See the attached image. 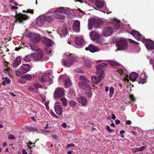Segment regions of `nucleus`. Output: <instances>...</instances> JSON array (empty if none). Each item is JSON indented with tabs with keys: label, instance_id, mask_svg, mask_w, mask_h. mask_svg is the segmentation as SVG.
I'll use <instances>...</instances> for the list:
<instances>
[{
	"label": "nucleus",
	"instance_id": "50",
	"mask_svg": "<svg viewBox=\"0 0 154 154\" xmlns=\"http://www.w3.org/2000/svg\"><path fill=\"white\" fill-rule=\"evenodd\" d=\"M26 13L33 14H34V10L32 9H27V11H26Z\"/></svg>",
	"mask_w": 154,
	"mask_h": 154
},
{
	"label": "nucleus",
	"instance_id": "1",
	"mask_svg": "<svg viewBox=\"0 0 154 154\" xmlns=\"http://www.w3.org/2000/svg\"><path fill=\"white\" fill-rule=\"evenodd\" d=\"M103 21L99 18H91L88 20V28L91 30L93 27L97 29L100 28V26L103 23Z\"/></svg>",
	"mask_w": 154,
	"mask_h": 154
},
{
	"label": "nucleus",
	"instance_id": "8",
	"mask_svg": "<svg viewBox=\"0 0 154 154\" xmlns=\"http://www.w3.org/2000/svg\"><path fill=\"white\" fill-rule=\"evenodd\" d=\"M113 29L109 26L105 27L102 30L103 34L106 36L111 35Z\"/></svg>",
	"mask_w": 154,
	"mask_h": 154
},
{
	"label": "nucleus",
	"instance_id": "60",
	"mask_svg": "<svg viewBox=\"0 0 154 154\" xmlns=\"http://www.w3.org/2000/svg\"><path fill=\"white\" fill-rule=\"evenodd\" d=\"M52 137L55 139H57V137L56 135L53 134L52 135Z\"/></svg>",
	"mask_w": 154,
	"mask_h": 154
},
{
	"label": "nucleus",
	"instance_id": "22",
	"mask_svg": "<svg viewBox=\"0 0 154 154\" xmlns=\"http://www.w3.org/2000/svg\"><path fill=\"white\" fill-rule=\"evenodd\" d=\"M75 42L77 45L80 46L84 42V40L82 38L77 37L75 38Z\"/></svg>",
	"mask_w": 154,
	"mask_h": 154
},
{
	"label": "nucleus",
	"instance_id": "63",
	"mask_svg": "<svg viewBox=\"0 0 154 154\" xmlns=\"http://www.w3.org/2000/svg\"><path fill=\"white\" fill-rule=\"evenodd\" d=\"M111 118L114 120L116 118V116L114 114H112V116L111 117Z\"/></svg>",
	"mask_w": 154,
	"mask_h": 154
},
{
	"label": "nucleus",
	"instance_id": "29",
	"mask_svg": "<svg viewBox=\"0 0 154 154\" xmlns=\"http://www.w3.org/2000/svg\"><path fill=\"white\" fill-rule=\"evenodd\" d=\"M72 85V83L69 79H66L65 83V88L70 87Z\"/></svg>",
	"mask_w": 154,
	"mask_h": 154
},
{
	"label": "nucleus",
	"instance_id": "27",
	"mask_svg": "<svg viewBox=\"0 0 154 154\" xmlns=\"http://www.w3.org/2000/svg\"><path fill=\"white\" fill-rule=\"evenodd\" d=\"M96 6L99 8H102L104 5V3L103 2L99 0H97L95 2Z\"/></svg>",
	"mask_w": 154,
	"mask_h": 154
},
{
	"label": "nucleus",
	"instance_id": "3",
	"mask_svg": "<svg viewBox=\"0 0 154 154\" xmlns=\"http://www.w3.org/2000/svg\"><path fill=\"white\" fill-rule=\"evenodd\" d=\"M116 45L119 51H125L128 47V42L123 38H121L116 41Z\"/></svg>",
	"mask_w": 154,
	"mask_h": 154
},
{
	"label": "nucleus",
	"instance_id": "15",
	"mask_svg": "<svg viewBox=\"0 0 154 154\" xmlns=\"http://www.w3.org/2000/svg\"><path fill=\"white\" fill-rule=\"evenodd\" d=\"M89 35L91 38L92 40H96L99 36V33L94 31L91 32L90 33Z\"/></svg>",
	"mask_w": 154,
	"mask_h": 154
},
{
	"label": "nucleus",
	"instance_id": "12",
	"mask_svg": "<svg viewBox=\"0 0 154 154\" xmlns=\"http://www.w3.org/2000/svg\"><path fill=\"white\" fill-rule=\"evenodd\" d=\"M98 75L97 77L94 75H93L92 76V81L93 83L95 84H97L99 83L103 78V75L100 74Z\"/></svg>",
	"mask_w": 154,
	"mask_h": 154
},
{
	"label": "nucleus",
	"instance_id": "18",
	"mask_svg": "<svg viewBox=\"0 0 154 154\" xmlns=\"http://www.w3.org/2000/svg\"><path fill=\"white\" fill-rule=\"evenodd\" d=\"M45 21V18L44 16H40L36 20L37 24L39 26H42Z\"/></svg>",
	"mask_w": 154,
	"mask_h": 154
},
{
	"label": "nucleus",
	"instance_id": "39",
	"mask_svg": "<svg viewBox=\"0 0 154 154\" xmlns=\"http://www.w3.org/2000/svg\"><path fill=\"white\" fill-rule=\"evenodd\" d=\"M60 100L61 101L64 106H67V101L66 98H62L60 99Z\"/></svg>",
	"mask_w": 154,
	"mask_h": 154
},
{
	"label": "nucleus",
	"instance_id": "54",
	"mask_svg": "<svg viewBox=\"0 0 154 154\" xmlns=\"http://www.w3.org/2000/svg\"><path fill=\"white\" fill-rule=\"evenodd\" d=\"M75 146L74 144V143H71L68 144L67 145V147H66L67 148H68V147H71L72 146Z\"/></svg>",
	"mask_w": 154,
	"mask_h": 154
},
{
	"label": "nucleus",
	"instance_id": "31",
	"mask_svg": "<svg viewBox=\"0 0 154 154\" xmlns=\"http://www.w3.org/2000/svg\"><path fill=\"white\" fill-rule=\"evenodd\" d=\"M32 54L28 55L24 57L23 58V60L26 62H29L31 60V58H32Z\"/></svg>",
	"mask_w": 154,
	"mask_h": 154
},
{
	"label": "nucleus",
	"instance_id": "35",
	"mask_svg": "<svg viewBox=\"0 0 154 154\" xmlns=\"http://www.w3.org/2000/svg\"><path fill=\"white\" fill-rule=\"evenodd\" d=\"M80 79L81 81L82 82L88 83L90 82V81L85 76H81L80 77Z\"/></svg>",
	"mask_w": 154,
	"mask_h": 154
},
{
	"label": "nucleus",
	"instance_id": "64",
	"mask_svg": "<svg viewBox=\"0 0 154 154\" xmlns=\"http://www.w3.org/2000/svg\"><path fill=\"white\" fill-rule=\"evenodd\" d=\"M22 153L23 154H27V153L26 152V150L24 149H23L22 150Z\"/></svg>",
	"mask_w": 154,
	"mask_h": 154
},
{
	"label": "nucleus",
	"instance_id": "56",
	"mask_svg": "<svg viewBox=\"0 0 154 154\" xmlns=\"http://www.w3.org/2000/svg\"><path fill=\"white\" fill-rule=\"evenodd\" d=\"M118 72L119 73H120V74H122L123 73V70L122 69H118Z\"/></svg>",
	"mask_w": 154,
	"mask_h": 154
},
{
	"label": "nucleus",
	"instance_id": "26",
	"mask_svg": "<svg viewBox=\"0 0 154 154\" xmlns=\"http://www.w3.org/2000/svg\"><path fill=\"white\" fill-rule=\"evenodd\" d=\"M32 75L29 74H26L21 77V78L23 79L26 80L28 81H30L32 79Z\"/></svg>",
	"mask_w": 154,
	"mask_h": 154
},
{
	"label": "nucleus",
	"instance_id": "53",
	"mask_svg": "<svg viewBox=\"0 0 154 154\" xmlns=\"http://www.w3.org/2000/svg\"><path fill=\"white\" fill-rule=\"evenodd\" d=\"M146 147L145 146H142L139 148H138V149L139 150L138 151H142L144 149H145Z\"/></svg>",
	"mask_w": 154,
	"mask_h": 154
},
{
	"label": "nucleus",
	"instance_id": "44",
	"mask_svg": "<svg viewBox=\"0 0 154 154\" xmlns=\"http://www.w3.org/2000/svg\"><path fill=\"white\" fill-rule=\"evenodd\" d=\"M114 93V89L113 87H111L109 89V94L110 97L112 96Z\"/></svg>",
	"mask_w": 154,
	"mask_h": 154
},
{
	"label": "nucleus",
	"instance_id": "25",
	"mask_svg": "<svg viewBox=\"0 0 154 154\" xmlns=\"http://www.w3.org/2000/svg\"><path fill=\"white\" fill-rule=\"evenodd\" d=\"M44 41L46 47H49L52 46V41L51 39L45 38Z\"/></svg>",
	"mask_w": 154,
	"mask_h": 154
},
{
	"label": "nucleus",
	"instance_id": "48",
	"mask_svg": "<svg viewBox=\"0 0 154 154\" xmlns=\"http://www.w3.org/2000/svg\"><path fill=\"white\" fill-rule=\"evenodd\" d=\"M8 138L9 139H11V140H15V136L11 134H10L8 135Z\"/></svg>",
	"mask_w": 154,
	"mask_h": 154
},
{
	"label": "nucleus",
	"instance_id": "32",
	"mask_svg": "<svg viewBox=\"0 0 154 154\" xmlns=\"http://www.w3.org/2000/svg\"><path fill=\"white\" fill-rule=\"evenodd\" d=\"M130 34L135 37L137 38L140 33L139 32L134 30H132L130 32Z\"/></svg>",
	"mask_w": 154,
	"mask_h": 154
},
{
	"label": "nucleus",
	"instance_id": "42",
	"mask_svg": "<svg viewBox=\"0 0 154 154\" xmlns=\"http://www.w3.org/2000/svg\"><path fill=\"white\" fill-rule=\"evenodd\" d=\"M45 52L48 55L50 54L52 52V50H51V49L49 48V47H46L45 48Z\"/></svg>",
	"mask_w": 154,
	"mask_h": 154
},
{
	"label": "nucleus",
	"instance_id": "41",
	"mask_svg": "<svg viewBox=\"0 0 154 154\" xmlns=\"http://www.w3.org/2000/svg\"><path fill=\"white\" fill-rule=\"evenodd\" d=\"M45 21L50 22L53 20V18L51 16H46L45 17Z\"/></svg>",
	"mask_w": 154,
	"mask_h": 154
},
{
	"label": "nucleus",
	"instance_id": "28",
	"mask_svg": "<svg viewBox=\"0 0 154 154\" xmlns=\"http://www.w3.org/2000/svg\"><path fill=\"white\" fill-rule=\"evenodd\" d=\"M107 61L109 65L113 66H119L120 64V63L114 60H108Z\"/></svg>",
	"mask_w": 154,
	"mask_h": 154
},
{
	"label": "nucleus",
	"instance_id": "11",
	"mask_svg": "<svg viewBox=\"0 0 154 154\" xmlns=\"http://www.w3.org/2000/svg\"><path fill=\"white\" fill-rule=\"evenodd\" d=\"M145 46L147 49L152 50L154 49V42L150 39H146Z\"/></svg>",
	"mask_w": 154,
	"mask_h": 154
},
{
	"label": "nucleus",
	"instance_id": "40",
	"mask_svg": "<svg viewBox=\"0 0 154 154\" xmlns=\"http://www.w3.org/2000/svg\"><path fill=\"white\" fill-rule=\"evenodd\" d=\"M69 104L71 107H74L76 106V103L74 101L71 100L69 101Z\"/></svg>",
	"mask_w": 154,
	"mask_h": 154
},
{
	"label": "nucleus",
	"instance_id": "9",
	"mask_svg": "<svg viewBox=\"0 0 154 154\" xmlns=\"http://www.w3.org/2000/svg\"><path fill=\"white\" fill-rule=\"evenodd\" d=\"M29 37L31 41L34 43H38L40 40V36L35 33H30L29 35Z\"/></svg>",
	"mask_w": 154,
	"mask_h": 154
},
{
	"label": "nucleus",
	"instance_id": "33",
	"mask_svg": "<svg viewBox=\"0 0 154 154\" xmlns=\"http://www.w3.org/2000/svg\"><path fill=\"white\" fill-rule=\"evenodd\" d=\"M29 46L32 50L33 51H38V50H41L38 48V47L37 45H33L30 44L29 45Z\"/></svg>",
	"mask_w": 154,
	"mask_h": 154
},
{
	"label": "nucleus",
	"instance_id": "57",
	"mask_svg": "<svg viewBox=\"0 0 154 154\" xmlns=\"http://www.w3.org/2000/svg\"><path fill=\"white\" fill-rule=\"evenodd\" d=\"M125 123L127 125H130L131 124V122L130 120H128Z\"/></svg>",
	"mask_w": 154,
	"mask_h": 154
},
{
	"label": "nucleus",
	"instance_id": "14",
	"mask_svg": "<svg viewBox=\"0 0 154 154\" xmlns=\"http://www.w3.org/2000/svg\"><path fill=\"white\" fill-rule=\"evenodd\" d=\"M97 74H100L103 75V69L104 66L101 64H98L96 66Z\"/></svg>",
	"mask_w": 154,
	"mask_h": 154
},
{
	"label": "nucleus",
	"instance_id": "23",
	"mask_svg": "<svg viewBox=\"0 0 154 154\" xmlns=\"http://www.w3.org/2000/svg\"><path fill=\"white\" fill-rule=\"evenodd\" d=\"M21 63L20 58L19 57H17L13 63V66L14 68L17 67Z\"/></svg>",
	"mask_w": 154,
	"mask_h": 154
},
{
	"label": "nucleus",
	"instance_id": "30",
	"mask_svg": "<svg viewBox=\"0 0 154 154\" xmlns=\"http://www.w3.org/2000/svg\"><path fill=\"white\" fill-rule=\"evenodd\" d=\"M113 24L117 26V28H119L120 26V21L119 20L116 18L112 20Z\"/></svg>",
	"mask_w": 154,
	"mask_h": 154
},
{
	"label": "nucleus",
	"instance_id": "62",
	"mask_svg": "<svg viewBox=\"0 0 154 154\" xmlns=\"http://www.w3.org/2000/svg\"><path fill=\"white\" fill-rule=\"evenodd\" d=\"M138 149V148H135V149H133V150H133L134 152L136 153L137 152H139V151H138L139 150Z\"/></svg>",
	"mask_w": 154,
	"mask_h": 154
},
{
	"label": "nucleus",
	"instance_id": "17",
	"mask_svg": "<svg viewBox=\"0 0 154 154\" xmlns=\"http://www.w3.org/2000/svg\"><path fill=\"white\" fill-rule=\"evenodd\" d=\"M54 109L56 113L59 116L62 114L63 111V108L60 105H57L55 106Z\"/></svg>",
	"mask_w": 154,
	"mask_h": 154
},
{
	"label": "nucleus",
	"instance_id": "19",
	"mask_svg": "<svg viewBox=\"0 0 154 154\" xmlns=\"http://www.w3.org/2000/svg\"><path fill=\"white\" fill-rule=\"evenodd\" d=\"M78 100L79 102L81 103L83 106H85L87 104V99L83 96H81L78 97Z\"/></svg>",
	"mask_w": 154,
	"mask_h": 154
},
{
	"label": "nucleus",
	"instance_id": "59",
	"mask_svg": "<svg viewBox=\"0 0 154 154\" xmlns=\"http://www.w3.org/2000/svg\"><path fill=\"white\" fill-rule=\"evenodd\" d=\"M17 8H18V7L17 6H12L11 7V9H15V10H17Z\"/></svg>",
	"mask_w": 154,
	"mask_h": 154
},
{
	"label": "nucleus",
	"instance_id": "52",
	"mask_svg": "<svg viewBox=\"0 0 154 154\" xmlns=\"http://www.w3.org/2000/svg\"><path fill=\"white\" fill-rule=\"evenodd\" d=\"M106 129L108 131L109 133H111L113 131V130L112 129H111L109 125H107L106 126Z\"/></svg>",
	"mask_w": 154,
	"mask_h": 154
},
{
	"label": "nucleus",
	"instance_id": "36",
	"mask_svg": "<svg viewBox=\"0 0 154 154\" xmlns=\"http://www.w3.org/2000/svg\"><path fill=\"white\" fill-rule=\"evenodd\" d=\"M137 38V40H140L143 43H144L145 42V38L140 33L139 35L138 36Z\"/></svg>",
	"mask_w": 154,
	"mask_h": 154
},
{
	"label": "nucleus",
	"instance_id": "2",
	"mask_svg": "<svg viewBox=\"0 0 154 154\" xmlns=\"http://www.w3.org/2000/svg\"><path fill=\"white\" fill-rule=\"evenodd\" d=\"M31 68V64H23L17 71H15L16 75L17 76H20L30 70Z\"/></svg>",
	"mask_w": 154,
	"mask_h": 154
},
{
	"label": "nucleus",
	"instance_id": "20",
	"mask_svg": "<svg viewBox=\"0 0 154 154\" xmlns=\"http://www.w3.org/2000/svg\"><path fill=\"white\" fill-rule=\"evenodd\" d=\"M138 75L137 73L135 72H133L130 74V76H129V79L132 82H134L136 80Z\"/></svg>",
	"mask_w": 154,
	"mask_h": 154
},
{
	"label": "nucleus",
	"instance_id": "34",
	"mask_svg": "<svg viewBox=\"0 0 154 154\" xmlns=\"http://www.w3.org/2000/svg\"><path fill=\"white\" fill-rule=\"evenodd\" d=\"M85 64L88 68H91V62L90 60H86L84 61Z\"/></svg>",
	"mask_w": 154,
	"mask_h": 154
},
{
	"label": "nucleus",
	"instance_id": "45",
	"mask_svg": "<svg viewBox=\"0 0 154 154\" xmlns=\"http://www.w3.org/2000/svg\"><path fill=\"white\" fill-rule=\"evenodd\" d=\"M34 86L37 89H38L39 88H42V85L39 84L38 83H35L34 85Z\"/></svg>",
	"mask_w": 154,
	"mask_h": 154
},
{
	"label": "nucleus",
	"instance_id": "55",
	"mask_svg": "<svg viewBox=\"0 0 154 154\" xmlns=\"http://www.w3.org/2000/svg\"><path fill=\"white\" fill-rule=\"evenodd\" d=\"M128 78H129V76H128V75H127L126 77H125L124 78V81H127L128 82H129V80L128 79Z\"/></svg>",
	"mask_w": 154,
	"mask_h": 154
},
{
	"label": "nucleus",
	"instance_id": "5",
	"mask_svg": "<svg viewBox=\"0 0 154 154\" xmlns=\"http://www.w3.org/2000/svg\"><path fill=\"white\" fill-rule=\"evenodd\" d=\"M32 54V59L33 60L41 62H42L43 60V53L41 50H38V51Z\"/></svg>",
	"mask_w": 154,
	"mask_h": 154
},
{
	"label": "nucleus",
	"instance_id": "4",
	"mask_svg": "<svg viewBox=\"0 0 154 154\" xmlns=\"http://www.w3.org/2000/svg\"><path fill=\"white\" fill-rule=\"evenodd\" d=\"M66 11L64 8H58L53 13V16L56 18L60 19H64V14H65Z\"/></svg>",
	"mask_w": 154,
	"mask_h": 154
},
{
	"label": "nucleus",
	"instance_id": "43",
	"mask_svg": "<svg viewBox=\"0 0 154 154\" xmlns=\"http://www.w3.org/2000/svg\"><path fill=\"white\" fill-rule=\"evenodd\" d=\"M62 32L63 34L66 35L68 33V30L66 27H63L62 29Z\"/></svg>",
	"mask_w": 154,
	"mask_h": 154
},
{
	"label": "nucleus",
	"instance_id": "51",
	"mask_svg": "<svg viewBox=\"0 0 154 154\" xmlns=\"http://www.w3.org/2000/svg\"><path fill=\"white\" fill-rule=\"evenodd\" d=\"M125 131L124 130H122L121 131H120V134H121V137L122 138H124V137L125 135L124 134H123L125 133Z\"/></svg>",
	"mask_w": 154,
	"mask_h": 154
},
{
	"label": "nucleus",
	"instance_id": "13",
	"mask_svg": "<svg viewBox=\"0 0 154 154\" xmlns=\"http://www.w3.org/2000/svg\"><path fill=\"white\" fill-rule=\"evenodd\" d=\"M78 85L81 88L84 90L89 91L91 90V86L86 83L79 82Z\"/></svg>",
	"mask_w": 154,
	"mask_h": 154
},
{
	"label": "nucleus",
	"instance_id": "46",
	"mask_svg": "<svg viewBox=\"0 0 154 154\" xmlns=\"http://www.w3.org/2000/svg\"><path fill=\"white\" fill-rule=\"evenodd\" d=\"M85 93L89 98L91 97L92 96V92L90 91H86Z\"/></svg>",
	"mask_w": 154,
	"mask_h": 154
},
{
	"label": "nucleus",
	"instance_id": "21",
	"mask_svg": "<svg viewBox=\"0 0 154 154\" xmlns=\"http://www.w3.org/2000/svg\"><path fill=\"white\" fill-rule=\"evenodd\" d=\"M85 49L86 50H89L91 52H95L97 51V49L93 45L90 44L88 47H86Z\"/></svg>",
	"mask_w": 154,
	"mask_h": 154
},
{
	"label": "nucleus",
	"instance_id": "6",
	"mask_svg": "<svg viewBox=\"0 0 154 154\" xmlns=\"http://www.w3.org/2000/svg\"><path fill=\"white\" fill-rule=\"evenodd\" d=\"M16 21L20 23H23L24 21L26 20L29 18V17L26 14H23L19 12H16V15L14 16Z\"/></svg>",
	"mask_w": 154,
	"mask_h": 154
},
{
	"label": "nucleus",
	"instance_id": "7",
	"mask_svg": "<svg viewBox=\"0 0 154 154\" xmlns=\"http://www.w3.org/2000/svg\"><path fill=\"white\" fill-rule=\"evenodd\" d=\"M65 95V90L64 89L58 87L55 89L53 96L55 99H57L64 96Z\"/></svg>",
	"mask_w": 154,
	"mask_h": 154
},
{
	"label": "nucleus",
	"instance_id": "16",
	"mask_svg": "<svg viewBox=\"0 0 154 154\" xmlns=\"http://www.w3.org/2000/svg\"><path fill=\"white\" fill-rule=\"evenodd\" d=\"M80 22L78 20H75L73 24V28L75 31L78 32L80 30Z\"/></svg>",
	"mask_w": 154,
	"mask_h": 154
},
{
	"label": "nucleus",
	"instance_id": "37",
	"mask_svg": "<svg viewBox=\"0 0 154 154\" xmlns=\"http://www.w3.org/2000/svg\"><path fill=\"white\" fill-rule=\"evenodd\" d=\"M146 78L145 76V75L144 74H142L140 76V82L141 84H144L145 82V81L146 80Z\"/></svg>",
	"mask_w": 154,
	"mask_h": 154
},
{
	"label": "nucleus",
	"instance_id": "24",
	"mask_svg": "<svg viewBox=\"0 0 154 154\" xmlns=\"http://www.w3.org/2000/svg\"><path fill=\"white\" fill-rule=\"evenodd\" d=\"M65 60V59H63L62 60V63L63 65L69 67L73 64V61L69 60V59L68 60L66 61Z\"/></svg>",
	"mask_w": 154,
	"mask_h": 154
},
{
	"label": "nucleus",
	"instance_id": "10",
	"mask_svg": "<svg viewBox=\"0 0 154 154\" xmlns=\"http://www.w3.org/2000/svg\"><path fill=\"white\" fill-rule=\"evenodd\" d=\"M49 74H46L44 75L41 77V81L43 82H49V84H51L52 83H53V81L52 79L48 75Z\"/></svg>",
	"mask_w": 154,
	"mask_h": 154
},
{
	"label": "nucleus",
	"instance_id": "47",
	"mask_svg": "<svg viewBox=\"0 0 154 154\" xmlns=\"http://www.w3.org/2000/svg\"><path fill=\"white\" fill-rule=\"evenodd\" d=\"M129 97L131 100L133 101H135L136 100L135 98L132 94H130Z\"/></svg>",
	"mask_w": 154,
	"mask_h": 154
},
{
	"label": "nucleus",
	"instance_id": "49",
	"mask_svg": "<svg viewBox=\"0 0 154 154\" xmlns=\"http://www.w3.org/2000/svg\"><path fill=\"white\" fill-rule=\"evenodd\" d=\"M5 82L6 83L9 84L11 82L10 79L7 77H5Z\"/></svg>",
	"mask_w": 154,
	"mask_h": 154
},
{
	"label": "nucleus",
	"instance_id": "38",
	"mask_svg": "<svg viewBox=\"0 0 154 154\" xmlns=\"http://www.w3.org/2000/svg\"><path fill=\"white\" fill-rule=\"evenodd\" d=\"M76 56L72 54H71L69 55V60L72 61H74L76 60Z\"/></svg>",
	"mask_w": 154,
	"mask_h": 154
},
{
	"label": "nucleus",
	"instance_id": "61",
	"mask_svg": "<svg viewBox=\"0 0 154 154\" xmlns=\"http://www.w3.org/2000/svg\"><path fill=\"white\" fill-rule=\"evenodd\" d=\"M115 122L116 125L119 124L120 123V121L119 120H116Z\"/></svg>",
	"mask_w": 154,
	"mask_h": 154
},
{
	"label": "nucleus",
	"instance_id": "58",
	"mask_svg": "<svg viewBox=\"0 0 154 154\" xmlns=\"http://www.w3.org/2000/svg\"><path fill=\"white\" fill-rule=\"evenodd\" d=\"M45 107H46L47 109L48 110L49 109V107L48 106V102H46L45 103Z\"/></svg>",
	"mask_w": 154,
	"mask_h": 154
}]
</instances>
